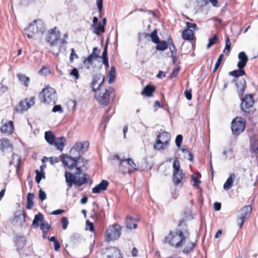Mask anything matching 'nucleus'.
Masks as SVG:
<instances>
[{"label": "nucleus", "mask_w": 258, "mask_h": 258, "mask_svg": "<svg viewBox=\"0 0 258 258\" xmlns=\"http://www.w3.org/2000/svg\"><path fill=\"white\" fill-rule=\"evenodd\" d=\"M190 232L186 228L177 230L175 232L170 231L168 236L165 237L163 242L168 243L171 246L176 248H181L189 239Z\"/></svg>", "instance_id": "f257e3e1"}, {"label": "nucleus", "mask_w": 258, "mask_h": 258, "mask_svg": "<svg viewBox=\"0 0 258 258\" xmlns=\"http://www.w3.org/2000/svg\"><path fill=\"white\" fill-rule=\"evenodd\" d=\"M76 170L74 173L70 172H65L66 181L69 187H71L73 184L79 187L87 183V177L88 175L87 173H83V170L82 167H77Z\"/></svg>", "instance_id": "f03ea898"}, {"label": "nucleus", "mask_w": 258, "mask_h": 258, "mask_svg": "<svg viewBox=\"0 0 258 258\" xmlns=\"http://www.w3.org/2000/svg\"><path fill=\"white\" fill-rule=\"evenodd\" d=\"M94 93L95 99L101 105H108L115 97L114 90L110 87L108 88L104 87L97 90Z\"/></svg>", "instance_id": "7ed1b4c3"}, {"label": "nucleus", "mask_w": 258, "mask_h": 258, "mask_svg": "<svg viewBox=\"0 0 258 258\" xmlns=\"http://www.w3.org/2000/svg\"><path fill=\"white\" fill-rule=\"evenodd\" d=\"M38 99L41 103L54 105L57 101L56 91L51 87H45L40 92Z\"/></svg>", "instance_id": "20e7f679"}, {"label": "nucleus", "mask_w": 258, "mask_h": 258, "mask_svg": "<svg viewBox=\"0 0 258 258\" xmlns=\"http://www.w3.org/2000/svg\"><path fill=\"white\" fill-rule=\"evenodd\" d=\"M171 139L170 134L163 131L157 136L156 141L154 145V148L156 150H164L169 145Z\"/></svg>", "instance_id": "39448f33"}, {"label": "nucleus", "mask_w": 258, "mask_h": 258, "mask_svg": "<svg viewBox=\"0 0 258 258\" xmlns=\"http://www.w3.org/2000/svg\"><path fill=\"white\" fill-rule=\"evenodd\" d=\"M122 227L118 224L110 225L105 231V241L110 242L118 239L121 234Z\"/></svg>", "instance_id": "423d86ee"}, {"label": "nucleus", "mask_w": 258, "mask_h": 258, "mask_svg": "<svg viewBox=\"0 0 258 258\" xmlns=\"http://www.w3.org/2000/svg\"><path fill=\"white\" fill-rule=\"evenodd\" d=\"M173 168L172 180L175 184L177 185L181 182L184 174L182 170L180 169V162L177 158L174 160Z\"/></svg>", "instance_id": "0eeeda50"}, {"label": "nucleus", "mask_w": 258, "mask_h": 258, "mask_svg": "<svg viewBox=\"0 0 258 258\" xmlns=\"http://www.w3.org/2000/svg\"><path fill=\"white\" fill-rule=\"evenodd\" d=\"M245 121L241 117H236L231 122V130L233 134L239 135L245 128Z\"/></svg>", "instance_id": "6e6552de"}, {"label": "nucleus", "mask_w": 258, "mask_h": 258, "mask_svg": "<svg viewBox=\"0 0 258 258\" xmlns=\"http://www.w3.org/2000/svg\"><path fill=\"white\" fill-rule=\"evenodd\" d=\"M35 97H32L30 99L26 98L21 101L15 107L16 111L18 113H22L28 109L35 103Z\"/></svg>", "instance_id": "1a4fd4ad"}, {"label": "nucleus", "mask_w": 258, "mask_h": 258, "mask_svg": "<svg viewBox=\"0 0 258 258\" xmlns=\"http://www.w3.org/2000/svg\"><path fill=\"white\" fill-rule=\"evenodd\" d=\"M104 81L105 77L103 75L100 73L95 74L93 77L92 81L91 84V87L93 91H96L98 89L104 87Z\"/></svg>", "instance_id": "9d476101"}, {"label": "nucleus", "mask_w": 258, "mask_h": 258, "mask_svg": "<svg viewBox=\"0 0 258 258\" xmlns=\"http://www.w3.org/2000/svg\"><path fill=\"white\" fill-rule=\"evenodd\" d=\"M36 28V34L42 35L45 31V26L41 20H36L33 21L28 28L29 31H33L34 28Z\"/></svg>", "instance_id": "9b49d317"}, {"label": "nucleus", "mask_w": 258, "mask_h": 258, "mask_svg": "<svg viewBox=\"0 0 258 258\" xmlns=\"http://www.w3.org/2000/svg\"><path fill=\"white\" fill-rule=\"evenodd\" d=\"M254 101L251 95H247L245 98H242L241 103V109L245 113H249L251 111Z\"/></svg>", "instance_id": "f8f14e48"}, {"label": "nucleus", "mask_w": 258, "mask_h": 258, "mask_svg": "<svg viewBox=\"0 0 258 258\" xmlns=\"http://www.w3.org/2000/svg\"><path fill=\"white\" fill-rule=\"evenodd\" d=\"M252 210V208L251 206H246L241 209L240 211V215L237 219V222L239 225L240 228L242 227L246 217L249 216L251 213Z\"/></svg>", "instance_id": "ddd939ff"}, {"label": "nucleus", "mask_w": 258, "mask_h": 258, "mask_svg": "<svg viewBox=\"0 0 258 258\" xmlns=\"http://www.w3.org/2000/svg\"><path fill=\"white\" fill-rule=\"evenodd\" d=\"M60 34V32L58 31H56V27H54L53 29H51L49 31L46 38V41L49 42L51 46H52L59 40Z\"/></svg>", "instance_id": "4468645a"}, {"label": "nucleus", "mask_w": 258, "mask_h": 258, "mask_svg": "<svg viewBox=\"0 0 258 258\" xmlns=\"http://www.w3.org/2000/svg\"><path fill=\"white\" fill-rule=\"evenodd\" d=\"M61 161L63 164L67 166L71 170L74 167L77 168V167L79 166V160L77 161L76 159L69 155L63 156L61 159Z\"/></svg>", "instance_id": "2eb2a0df"}, {"label": "nucleus", "mask_w": 258, "mask_h": 258, "mask_svg": "<svg viewBox=\"0 0 258 258\" xmlns=\"http://www.w3.org/2000/svg\"><path fill=\"white\" fill-rule=\"evenodd\" d=\"M14 241L17 247V249H21L25 245L26 239L22 234H16L14 237Z\"/></svg>", "instance_id": "dca6fc26"}, {"label": "nucleus", "mask_w": 258, "mask_h": 258, "mask_svg": "<svg viewBox=\"0 0 258 258\" xmlns=\"http://www.w3.org/2000/svg\"><path fill=\"white\" fill-rule=\"evenodd\" d=\"M238 58L239 59V62L237 63V67L239 69H243L248 61V57L245 52L241 51L238 54Z\"/></svg>", "instance_id": "f3484780"}, {"label": "nucleus", "mask_w": 258, "mask_h": 258, "mask_svg": "<svg viewBox=\"0 0 258 258\" xmlns=\"http://www.w3.org/2000/svg\"><path fill=\"white\" fill-rule=\"evenodd\" d=\"M109 185V182L106 180H102L99 184L96 185L92 189L94 194H98L101 191L105 190Z\"/></svg>", "instance_id": "a211bd4d"}, {"label": "nucleus", "mask_w": 258, "mask_h": 258, "mask_svg": "<svg viewBox=\"0 0 258 258\" xmlns=\"http://www.w3.org/2000/svg\"><path fill=\"white\" fill-rule=\"evenodd\" d=\"M107 258H120V251L116 247H111L106 249Z\"/></svg>", "instance_id": "6ab92c4d"}, {"label": "nucleus", "mask_w": 258, "mask_h": 258, "mask_svg": "<svg viewBox=\"0 0 258 258\" xmlns=\"http://www.w3.org/2000/svg\"><path fill=\"white\" fill-rule=\"evenodd\" d=\"M66 139L64 137H58L56 138L52 145H54L57 150L62 151L66 145Z\"/></svg>", "instance_id": "aec40b11"}, {"label": "nucleus", "mask_w": 258, "mask_h": 258, "mask_svg": "<svg viewBox=\"0 0 258 258\" xmlns=\"http://www.w3.org/2000/svg\"><path fill=\"white\" fill-rule=\"evenodd\" d=\"M237 88V92L239 96H242L246 88V81L244 79H240L236 82Z\"/></svg>", "instance_id": "412c9836"}, {"label": "nucleus", "mask_w": 258, "mask_h": 258, "mask_svg": "<svg viewBox=\"0 0 258 258\" xmlns=\"http://www.w3.org/2000/svg\"><path fill=\"white\" fill-rule=\"evenodd\" d=\"M74 146L80 153L82 154L87 151L89 147V143L87 141L77 142Z\"/></svg>", "instance_id": "4be33fe9"}, {"label": "nucleus", "mask_w": 258, "mask_h": 258, "mask_svg": "<svg viewBox=\"0 0 258 258\" xmlns=\"http://www.w3.org/2000/svg\"><path fill=\"white\" fill-rule=\"evenodd\" d=\"M189 239L185 241V244L183 245V249L182 251L184 253L187 254L191 252L196 246V241L195 242L189 241Z\"/></svg>", "instance_id": "5701e85b"}, {"label": "nucleus", "mask_w": 258, "mask_h": 258, "mask_svg": "<svg viewBox=\"0 0 258 258\" xmlns=\"http://www.w3.org/2000/svg\"><path fill=\"white\" fill-rule=\"evenodd\" d=\"M119 170L123 174L126 173H131L133 172V170L129 168L125 159L120 160L119 165Z\"/></svg>", "instance_id": "b1692460"}, {"label": "nucleus", "mask_w": 258, "mask_h": 258, "mask_svg": "<svg viewBox=\"0 0 258 258\" xmlns=\"http://www.w3.org/2000/svg\"><path fill=\"white\" fill-rule=\"evenodd\" d=\"M125 224L126 228L127 229H132V225L133 228L134 229H136L137 228V224L136 223V220L135 219L133 218L132 217L127 216L126 218Z\"/></svg>", "instance_id": "393cba45"}, {"label": "nucleus", "mask_w": 258, "mask_h": 258, "mask_svg": "<svg viewBox=\"0 0 258 258\" xmlns=\"http://www.w3.org/2000/svg\"><path fill=\"white\" fill-rule=\"evenodd\" d=\"M13 129V123L12 121L10 120L2 126L1 131L3 133H11Z\"/></svg>", "instance_id": "a878e982"}, {"label": "nucleus", "mask_w": 258, "mask_h": 258, "mask_svg": "<svg viewBox=\"0 0 258 258\" xmlns=\"http://www.w3.org/2000/svg\"><path fill=\"white\" fill-rule=\"evenodd\" d=\"M44 216L41 213H38L34 217V219L33 220L32 226L34 228L38 227L40 224L39 222L44 221Z\"/></svg>", "instance_id": "bb28decb"}, {"label": "nucleus", "mask_w": 258, "mask_h": 258, "mask_svg": "<svg viewBox=\"0 0 258 258\" xmlns=\"http://www.w3.org/2000/svg\"><path fill=\"white\" fill-rule=\"evenodd\" d=\"M155 90V87L153 85H147L142 91V94L147 97H151Z\"/></svg>", "instance_id": "cd10ccee"}, {"label": "nucleus", "mask_w": 258, "mask_h": 258, "mask_svg": "<svg viewBox=\"0 0 258 258\" xmlns=\"http://www.w3.org/2000/svg\"><path fill=\"white\" fill-rule=\"evenodd\" d=\"M98 57H100L98 53L92 52V53L84 60V63L88 65V68H89L92 65L93 60Z\"/></svg>", "instance_id": "c85d7f7f"}, {"label": "nucleus", "mask_w": 258, "mask_h": 258, "mask_svg": "<svg viewBox=\"0 0 258 258\" xmlns=\"http://www.w3.org/2000/svg\"><path fill=\"white\" fill-rule=\"evenodd\" d=\"M0 149L4 152L8 149H12V146L10 143V141L7 139H2L0 140Z\"/></svg>", "instance_id": "c756f323"}, {"label": "nucleus", "mask_w": 258, "mask_h": 258, "mask_svg": "<svg viewBox=\"0 0 258 258\" xmlns=\"http://www.w3.org/2000/svg\"><path fill=\"white\" fill-rule=\"evenodd\" d=\"M235 176L234 174H232L227 178L223 185V188L225 190H227L231 188L234 182Z\"/></svg>", "instance_id": "7c9ffc66"}, {"label": "nucleus", "mask_w": 258, "mask_h": 258, "mask_svg": "<svg viewBox=\"0 0 258 258\" xmlns=\"http://www.w3.org/2000/svg\"><path fill=\"white\" fill-rule=\"evenodd\" d=\"M182 37L184 40H192L194 37V32L189 29H186L182 33Z\"/></svg>", "instance_id": "2f4dec72"}, {"label": "nucleus", "mask_w": 258, "mask_h": 258, "mask_svg": "<svg viewBox=\"0 0 258 258\" xmlns=\"http://www.w3.org/2000/svg\"><path fill=\"white\" fill-rule=\"evenodd\" d=\"M44 137L46 141L52 145L54 144V141L56 138L54 135L51 131H47L45 133Z\"/></svg>", "instance_id": "473e14b6"}, {"label": "nucleus", "mask_w": 258, "mask_h": 258, "mask_svg": "<svg viewBox=\"0 0 258 258\" xmlns=\"http://www.w3.org/2000/svg\"><path fill=\"white\" fill-rule=\"evenodd\" d=\"M156 44V49L157 50L164 51L168 48V43L165 40H159Z\"/></svg>", "instance_id": "72a5a7b5"}, {"label": "nucleus", "mask_w": 258, "mask_h": 258, "mask_svg": "<svg viewBox=\"0 0 258 258\" xmlns=\"http://www.w3.org/2000/svg\"><path fill=\"white\" fill-rule=\"evenodd\" d=\"M17 77L22 84L24 85L25 87H28V83L30 81V79L29 77H27L22 74H17Z\"/></svg>", "instance_id": "f704fd0d"}, {"label": "nucleus", "mask_w": 258, "mask_h": 258, "mask_svg": "<svg viewBox=\"0 0 258 258\" xmlns=\"http://www.w3.org/2000/svg\"><path fill=\"white\" fill-rule=\"evenodd\" d=\"M116 76V69L114 66L111 67L110 70L108 73V83L111 84L115 80Z\"/></svg>", "instance_id": "c9c22d12"}, {"label": "nucleus", "mask_w": 258, "mask_h": 258, "mask_svg": "<svg viewBox=\"0 0 258 258\" xmlns=\"http://www.w3.org/2000/svg\"><path fill=\"white\" fill-rule=\"evenodd\" d=\"M229 75L235 78H238L239 77L245 75V72L244 70H243V69L238 68V70H234L229 72Z\"/></svg>", "instance_id": "e433bc0d"}, {"label": "nucleus", "mask_w": 258, "mask_h": 258, "mask_svg": "<svg viewBox=\"0 0 258 258\" xmlns=\"http://www.w3.org/2000/svg\"><path fill=\"white\" fill-rule=\"evenodd\" d=\"M36 172V176H35V181L37 183H39L41 180L42 178H45V173L44 172H40L38 170H36L35 171Z\"/></svg>", "instance_id": "4c0bfd02"}, {"label": "nucleus", "mask_w": 258, "mask_h": 258, "mask_svg": "<svg viewBox=\"0 0 258 258\" xmlns=\"http://www.w3.org/2000/svg\"><path fill=\"white\" fill-rule=\"evenodd\" d=\"M70 152L71 155L70 156H72L76 159L78 157H80L81 154L74 145L71 148Z\"/></svg>", "instance_id": "58836bf2"}, {"label": "nucleus", "mask_w": 258, "mask_h": 258, "mask_svg": "<svg viewBox=\"0 0 258 258\" xmlns=\"http://www.w3.org/2000/svg\"><path fill=\"white\" fill-rule=\"evenodd\" d=\"M125 161H126V163L127 165L130 166L133 170V172L135 170H138V167L136 163L134 162L133 160L131 158H127V159H124Z\"/></svg>", "instance_id": "ea45409f"}, {"label": "nucleus", "mask_w": 258, "mask_h": 258, "mask_svg": "<svg viewBox=\"0 0 258 258\" xmlns=\"http://www.w3.org/2000/svg\"><path fill=\"white\" fill-rule=\"evenodd\" d=\"M111 111V108L108 109L105 114H104L103 117V122H104L106 123L107 122H108L111 117V116L114 113V111L112 110L111 112L110 111Z\"/></svg>", "instance_id": "a19ab883"}, {"label": "nucleus", "mask_w": 258, "mask_h": 258, "mask_svg": "<svg viewBox=\"0 0 258 258\" xmlns=\"http://www.w3.org/2000/svg\"><path fill=\"white\" fill-rule=\"evenodd\" d=\"M150 37L152 41L154 43H157L160 40L159 38L157 35V30L155 29L150 34Z\"/></svg>", "instance_id": "79ce46f5"}, {"label": "nucleus", "mask_w": 258, "mask_h": 258, "mask_svg": "<svg viewBox=\"0 0 258 258\" xmlns=\"http://www.w3.org/2000/svg\"><path fill=\"white\" fill-rule=\"evenodd\" d=\"M104 31V26L101 25V23H99L97 24V26L95 27V30L93 31V32L97 35H99L100 32L103 33Z\"/></svg>", "instance_id": "37998d69"}, {"label": "nucleus", "mask_w": 258, "mask_h": 258, "mask_svg": "<svg viewBox=\"0 0 258 258\" xmlns=\"http://www.w3.org/2000/svg\"><path fill=\"white\" fill-rule=\"evenodd\" d=\"M218 40V38L216 35H214L212 38L209 39V43L207 45V48L208 49L210 48L212 45L216 44L217 41Z\"/></svg>", "instance_id": "c03bdc74"}, {"label": "nucleus", "mask_w": 258, "mask_h": 258, "mask_svg": "<svg viewBox=\"0 0 258 258\" xmlns=\"http://www.w3.org/2000/svg\"><path fill=\"white\" fill-rule=\"evenodd\" d=\"M71 240L75 243L82 239L81 236L77 233H74L70 237Z\"/></svg>", "instance_id": "a18cd8bd"}, {"label": "nucleus", "mask_w": 258, "mask_h": 258, "mask_svg": "<svg viewBox=\"0 0 258 258\" xmlns=\"http://www.w3.org/2000/svg\"><path fill=\"white\" fill-rule=\"evenodd\" d=\"M182 151L185 154V158L189 161H192L194 157L192 154L191 152H190L187 150L184 149L182 150Z\"/></svg>", "instance_id": "49530a36"}, {"label": "nucleus", "mask_w": 258, "mask_h": 258, "mask_svg": "<svg viewBox=\"0 0 258 258\" xmlns=\"http://www.w3.org/2000/svg\"><path fill=\"white\" fill-rule=\"evenodd\" d=\"M223 57H224L223 54H221L219 55V56L217 60V62H216V64L215 65V67H214V69L213 71V72H215L217 70V69L219 67V66L221 64V61H222V60Z\"/></svg>", "instance_id": "de8ad7c7"}, {"label": "nucleus", "mask_w": 258, "mask_h": 258, "mask_svg": "<svg viewBox=\"0 0 258 258\" xmlns=\"http://www.w3.org/2000/svg\"><path fill=\"white\" fill-rule=\"evenodd\" d=\"M39 73L43 75H46L50 73V69L48 67L42 66Z\"/></svg>", "instance_id": "09e8293b"}, {"label": "nucleus", "mask_w": 258, "mask_h": 258, "mask_svg": "<svg viewBox=\"0 0 258 258\" xmlns=\"http://www.w3.org/2000/svg\"><path fill=\"white\" fill-rule=\"evenodd\" d=\"M39 226L42 231H48L50 227V225L47 222L42 223Z\"/></svg>", "instance_id": "8fccbe9b"}, {"label": "nucleus", "mask_w": 258, "mask_h": 258, "mask_svg": "<svg viewBox=\"0 0 258 258\" xmlns=\"http://www.w3.org/2000/svg\"><path fill=\"white\" fill-rule=\"evenodd\" d=\"M61 222L62 224V229L63 230H66L67 228L69 223L68 219L65 217H62L61 219Z\"/></svg>", "instance_id": "3c124183"}, {"label": "nucleus", "mask_w": 258, "mask_h": 258, "mask_svg": "<svg viewBox=\"0 0 258 258\" xmlns=\"http://www.w3.org/2000/svg\"><path fill=\"white\" fill-rule=\"evenodd\" d=\"M231 49V42L228 36L226 37L225 39V47L223 52H225L226 50H230Z\"/></svg>", "instance_id": "603ef678"}, {"label": "nucleus", "mask_w": 258, "mask_h": 258, "mask_svg": "<svg viewBox=\"0 0 258 258\" xmlns=\"http://www.w3.org/2000/svg\"><path fill=\"white\" fill-rule=\"evenodd\" d=\"M86 229H88L91 232H93L94 230V227L93 223L92 222H90L89 220L86 221Z\"/></svg>", "instance_id": "864d4df0"}, {"label": "nucleus", "mask_w": 258, "mask_h": 258, "mask_svg": "<svg viewBox=\"0 0 258 258\" xmlns=\"http://www.w3.org/2000/svg\"><path fill=\"white\" fill-rule=\"evenodd\" d=\"M70 75L74 77L75 80H77L79 78L80 75L77 69L74 68L70 72Z\"/></svg>", "instance_id": "5fc2aeb1"}, {"label": "nucleus", "mask_w": 258, "mask_h": 258, "mask_svg": "<svg viewBox=\"0 0 258 258\" xmlns=\"http://www.w3.org/2000/svg\"><path fill=\"white\" fill-rule=\"evenodd\" d=\"M79 160V166H81L82 169H83V167H84L87 164V161L85 160L84 158L81 157L80 155V157H78L77 159V161Z\"/></svg>", "instance_id": "6e6d98bb"}, {"label": "nucleus", "mask_w": 258, "mask_h": 258, "mask_svg": "<svg viewBox=\"0 0 258 258\" xmlns=\"http://www.w3.org/2000/svg\"><path fill=\"white\" fill-rule=\"evenodd\" d=\"M182 141V136L178 135L176 136L175 139V144L177 147H180Z\"/></svg>", "instance_id": "4d7b16f0"}, {"label": "nucleus", "mask_w": 258, "mask_h": 258, "mask_svg": "<svg viewBox=\"0 0 258 258\" xmlns=\"http://www.w3.org/2000/svg\"><path fill=\"white\" fill-rule=\"evenodd\" d=\"M192 180L195 182L194 186L197 188L199 186V184L201 183V181L198 179L197 175H192L191 176Z\"/></svg>", "instance_id": "13d9d810"}, {"label": "nucleus", "mask_w": 258, "mask_h": 258, "mask_svg": "<svg viewBox=\"0 0 258 258\" xmlns=\"http://www.w3.org/2000/svg\"><path fill=\"white\" fill-rule=\"evenodd\" d=\"M39 198L41 201L46 199V194L41 188L39 190Z\"/></svg>", "instance_id": "bf43d9fd"}, {"label": "nucleus", "mask_w": 258, "mask_h": 258, "mask_svg": "<svg viewBox=\"0 0 258 258\" xmlns=\"http://www.w3.org/2000/svg\"><path fill=\"white\" fill-rule=\"evenodd\" d=\"M78 58V56L77 54L75 53V51L74 48L71 49V53L70 57V62H72L74 59V58Z\"/></svg>", "instance_id": "052dcab7"}, {"label": "nucleus", "mask_w": 258, "mask_h": 258, "mask_svg": "<svg viewBox=\"0 0 258 258\" xmlns=\"http://www.w3.org/2000/svg\"><path fill=\"white\" fill-rule=\"evenodd\" d=\"M52 111L53 112H58L59 113H62L63 112V109L60 105H56L53 107Z\"/></svg>", "instance_id": "680f3d73"}, {"label": "nucleus", "mask_w": 258, "mask_h": 258, "mask_svg": "<svg viewBox=\"0 0 258 258\" xmlns=\"http://www.w3.org/2000/svg\"><path fill=\"white\" fill-rule=\"evenodd\" d=\"M107 46H108V43H107V42H106L105 46L103 49L102 55L100 57L101 58H108Z\"/></svg>", "instance_id": "e2e57ef3"}, {"label": "nucleus", "mask_w": 258, "mask_h": 258, "mask_svg": "<svg viewBox=\"0 0 258 258\" xmlns=\"http://www.w3.org/2000/svg\"><path fill=\"white\" fill-rule=\"evenodd\" d=\"M171 54L173 55L176 53V48L174 43H171L169 46Z\"/></svg>", "instance_id": "0e129e2a"}, {"label": "nucleus", "mask_w": 258, "mask_h": 258, "mask_svg": "<svg viewBox=\"0 0 258 258\" xmlns=\"http://www.w3.org/2000/svg\"><path fill=\"white\" fill-rule=\"evenodd\" d=\"M184 95L185 96V97L186 98L189 100L191 99L192 98V95H191V90L190 89V90H185L184 91Z\"/></svg>", "instance_id": "69168bd1"}, {"label": "nucleus", "mask_w": 258, "mask_h": 258, "mask_svg": "<svg viewBox=\"0 0 258 258\" xmlns=\"http://www.w3.org/2000/svg\"><path fill=\"white\" fill-rule=\"evenodd\" d=\"M180 70V68L179 67H176L174 68L172 73H171V77H175L178 74L179 71Z\"/></svg>", "instance_id": "338daca9"}, {"label": "nucleus", "mask_w": 258, "mask_h": 258, "mask_svg": "<svg viewBox=\"0 0 258 258\" xmlns=\"http://www.w3.org/2000/svg\"><path fill=\"white\" fill-rule=\"evenodd\" d=\"M186 26L187 27V29H190L192 28L194 29H196L197 28V25L195 23H191L190 22H186Z\"/></svg>", "instance_id": "774afa93"}]
</instances>
